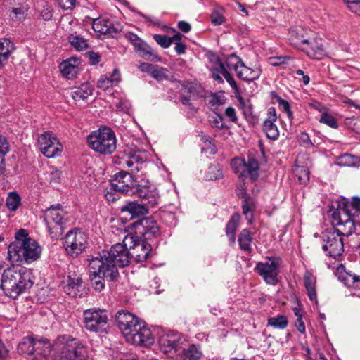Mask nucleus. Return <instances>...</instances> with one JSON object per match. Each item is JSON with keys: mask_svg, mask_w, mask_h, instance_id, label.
<instances>
[{"mask_svg": "<svg viewBox=\"0 0 360 360\" xmlns=\"http://www.w3.org/2000/svg\"><path fill=\"white\" fill-rule=\"evenodd\" d=\"M63 287L65 292L72 297H82L86 294V288L82 277L75 272H70L68 276Z\"/></svg>", "mask_w": 360, "mask_h": 360, "instance_id": "nucleus-20", "label": "nucleus"}, {"mask_svg": "<svg viewBox=\"0 0 360 360\" xmlns=\"http://www.w3.org/2000/svg\"><path fill=\"white\" fill-rule=\"evenodd\" d=\"M134 241V236H127L123 240L122 243H118L113 245L110 251L105 253L112 263L116 265V267L117 266L124 267L131 262L129 248L128 249L127 246Z\"/></svg>", "mask_w": 360, "mask_h": 360, "instance_id": "nucleus-13", "label": "nucleus"}, {"mask_svg": "<svg viewBox=\"0 0 360 360\" xmlns=\"http://www.w3.org/2000/svg\"><path fill=\"white\" fill-rule=\"evenodd\" d=\"M262 71L259 68H250L241 63L237 72V76L243 80L252 82L257 79L261 75Z\"/></svg>", "mask_w": 360, "mask_h": 360, "instance_id": "nucleus-31", "label": "nucleus"}, {"mask_svg": "<svg viewBox=\"0 0 360 360\" xmlns=\"http://www.w3.org/2000/svg\"><path fill=\"white\" fill-rule=\"evenodd\" d=\"M243 214L245 216V219L251 224L253 219L252 211L255 208V205L252 202H249L248 198L245 197L243 200Z\"/></svg>", "mask_w": 360, "mask_h": 360, "instance_id": "nucleus-49", "label": "nucleus"}, {"mask_svg": "<svg viewBox=\"0 0 360 360\" xmlns=\"http://www.w3.org/2000/svg\"><path fill=\"white\" fill-rule=\"evenodd\" d=\"M226 117L232 122H236L238 117L236 110L233 107H228L225 110Z\"/></svg>", "mask_w": 360, "mask_h": 360, "instance_id": "nucleus-62", "label": "nucleus"}, {"mask_svg": "<svg viewBox=\"0 0 360 360\" xmlns=\"http://www.w3.org/2000/svg\"><path fill=\"white\" fill-rule=\"evenodd\" d=\"M309 34V32L302 27L292 28L289 31L288 40L292 46L300 50Z\"/></svg>", "mask_w": 360, "mask_h": 360, "instance_id": "nucleus-28", "label": "nucleus"}, {"mask_svg": "<svg viewBox=\"0 0 360 360\" xmlns=\"http://www.w3.org/2000/svg\"><path fill=\"white\" fill-rule=\"evenodd\" d=\"M319 122L333 129H337L338 127V124L334 117L326 112H323L321 115Z\"/></svg>", "mask_w": 360, "mask_h": 360, "instance_id": "nucleus-53", "label": "nucleus"}, {"mask_svg": "<svg viewBox=\"0 0 360 360\" xmlns=\"http://www.w3.org/2000/svg\"><path fill=\"white\" fill-rule=\"evenodd\" d=\"M138 55L147 60L153 62H158L161 60V58L157 54V53L148 44H145L144 46H142L141 49L137 52Z\"/></svg>", "mask_w": 360, "mask_h": 360, "instance_id": "nucleus-39", "label": "nucleus"}, {"mask_svg": "<svg viewBox=\"0 0 360 360\" xmlns=\"http://www.w3.org/2000/svg\"><path fill=\"white\" fill-rule=\"evenodd\" d=\"M135 195L141 199V204L149 208L155 207L159 202V194L157 189H150L146 186H140L139 191L136 193Z\"/></svg>", "mask_w": 360, "mask_h": 360, "instance_id": "nucleus-24", "label": "nucleus"}, {"mask_svg": "<svg viewBox=\"0 0 360 360\" xmlns=\"http://www.w3.org/2000/svg\"><path fill=\"white\" fill-rule=\"evenodd\" d=\"M136 160H139V155H131L127 158H122L119 164L121 165L123 168H127L129 170L133 166L134 161Z\"/></svg>", "mask_w": 360, "mask_h": 360, "instance_id": "nucleus-58", "label": "nucleus"}, {"mask_svg": "<svg viewBox=\"0 0 360 360\" xmlns=\"http://www.w3.org/2000/svg\"><path fill=\"white\" fill-rule=\"evenodd\" d=\"M336 227V230L333 231H327L322 233L321 238L323 240L322 249L327 252V255L331 257L336 258L342 255L344 252V242L342 236H349L339 231L340 225L332 224Z\"/></svg>", "mask_w": 360, "mask_h": 360, "instance_id": "nucleus-9", "label": "nucleus"}, {"mask_svg": "<svg viewBox=\"0 0 360 360\" xmlns=\"http://www.w3.org/2000/svg\"><path fill=\"white\" fill-rule=\"evenodd\" d=\"M243 62L241 58L234 53L230 54L226 58L225 63H224L225 68L227 69H233L237 73L240 68V65Z\"/></svg>", "mask_w": 360, "mask_h": 360, "instance_id": "nucleus-47", "label": "nucleus"}, {"mask_svg": "<svg viewBox=\"0 0 360 360\" xmlns=\"http://www.w3.org/2000/svg\"><path fill=\"white\" fill-rule=\"evenodd\" d=\"M138 55L147 60L153 62H158L161 60V58L157 54V53L148 44H145L144 46H142L141 49L137 52Z\"/></svg>", "mask_w": 360, "mask_h": 360, "instance_id": "nucleus-40", "label": "nucleus"}, {"mask_svg": "<svg viewBox=\"0 0 360 360\" xmlns=\"http://www.w3.org/2000/svg\"><path fill=\"white\" fill-rule=\"evenodd\" d=\"M277 115L274 108H270L268 110L267 117L264 120L262 129L266 137L271 140H276L279 136V131L275 122Z\"/></svg>", "mask_w": 360, "mask_h": 360, "instance_id": "nucleus-26", "label": "nucleus"}, {"mask_svg": "<svg viewBox=\"0 0 360 360\" xmlns=\"http://www.w3.org/2000/svg\"><path fill=\"white\" fill-rule=\"evenodd\" d=\"M84 328L94 333H103L106 330L108 316L105 310L100 309H89L84 311Z\"/></svg>", "mask_w": 360, "mask_h": 360, "instance_id": "nucleus-10", "label": "nucleus"}, {"mask_svg": "<svg viewBox=\"0 0 360 360\" xmlns=\"http://www.w3.org/2000/svg\"><path fill=\"white\" fill-rule=\"evenodd\" d=\"M332 224L340 225L339 231L352 235L360 226V198L354 197L343 207L329 210Z\"/></svg>", "mask_w": 360, "mask_h": 360, "instance_id": "nucleus-2", "label": "nucleus"}, {"mask_svg": "<svg viewBox=\"0 0 360 360\" xmlns=\"http://www.w3.org/2000/svg\"><path fill=\"white\" fill-rule=\"evenodd\" d=\"M93 88L89 84H82L75 86L70 91V96L75 101H84L93 94Z\"/></svg>", "mask_w": 360, "mask_h": 360, "instance_id": "nucleus-33", "label": "nucleus"}, {"mask_svg": "<svg viewBox=\"0 0 360 360\" xmlns=\"http://www.w3.org/2000/svg\"><path fill=\"white\" fill-rule=\"evenodd\" d=\"M32 284L30 274L25 269H7L2 274L0 288L6 296L16 298L25 290L31 288Z\"/></svg>", "mask_w": 360, "mask_h": 360, "instance_id": "nucleus-3", "label": "nucleus"}, {"mask_svg": "<svg viewBox=\"0 0 360 360\" xmlns=\"http://www.w3.org/2000/svg\"><path fill=\"white\" fill-rule=\"evenodd\" d=\"M211 22L214 25H220L224 22L223 15L217 10H214L210 15Z\"/></svg>", "mask_w": 360, "mask_h": 360, "instance_id": "nucleus-60", "label": "nucleus"}, {"mask_svg": "<svg viewBox=\"0 0 360 360\" xmlns=\"http://www.w3.org/2000/svg\"><path fill=\"white\" fill-rule=\"evenodd\" d=\"M153 39L163 48H168L172 44V39L167 35L155 34Z\"/></svg>", "mask_w": 360, "mask_h": 360, "instance_id": "nucleus-55", "label": "nucleus"}, {"mask_svg": "<svg viewBox=\"0 0 360 360\" xmlns=\"http://www.w3.org/2000/svg\"><path fill=\"white\" fill-rule=\"evenodd\" d=\"M134 224L136 233L142 236L145 241L157 238L160 233L158 222L151 217L142 218Z\"/></svg>", "mask_w": 360, "mask_h": 360, "instance_id": "nucleus-16", "label": "nucleus"}, {"mask_svg": "<svg viewBox=\"0 0 360 360\" xmlns=\"http://www.w3.org/2000/svg\"><path fill=\"white\" fill-rule=\"evenodd\" d=\"M120 31L121 26L120 24L114 25L112 22L110 21L108 30H107V32L105 34V35H108L111 37H116Z\"/></svg>", "mask_w": 360, "mask_h": 360, "instance_id": "nucleus-59", "label": "nucleus"}, {"mask_svg": "<svg viewBox=\"0 0 360 360\" xmlns=\"http://www.w3.org/2000/svg\"><path fill=\"white\" fill-rule=\"evenodd\" d=\"M167 72V70L166 68L154 65L150 75L158 81H163L168 79Z\"/></svg>", "mask_w": 360, "mask_h": 360, "instance_id": "nucleus-51", "label": "nucleus"}, {"mask_svg": "<svg viewBox=\"0 0 360 360\" xmlns=\"http://www.w3.org/2000/svg\"><path fill=\"white\" fill-rule=\"evenodd\" d=\"M238 240L241 250L249 253L251 252V243L252 242V236L249 230L247 229H243L239 233Z\"/></svg>", "mask_w": 360, "mask_h": 360, "instance_id": "nucleus-37", "label": "nucleus"}, {"mask_svg": "<svg viewBox=\"0 0 360 360\" xmlns=\"http://www.w3.org/2000/svg\"><path fill=\"white\" fill-rule=\"evenodd\" d=\"M202 352L198 346L191 345L188 349H183V354H181L178 360H200Z\"/></svg>", "mask_w": 360, "mask_h": 360, "instance_id": "nucleus-36", "label": "nucleus"}, {"mask_svg": "<svg viewBox=\"0 0 360 360\" xmlns=\"http://www.w3.org/2000/svg\"><path fill=\"white\" fill-rule=\"evenodd\" d=\"M125 340L131 345L143 347L151 346L155 341L151 330L143 322Z\"/></svg>", "mask_w": 360, "mask_h": 360, "instance_id": "nucleus-17", "label": "nucleus"}, {"mask_svg": "<svg viewBox=\"0 0 360 360\" xmlns=\"http://www.w3.org/2000/svg\"><path fill=\"white\" fill-rule=\"evenodd\" d=\"M70 214L60 205H52L44 213V221L49 235L53 238H58L63 233Z\"/></svg>", "mask_w": 360, "mask_h": 360, "instance_id": "nucleus-6", "label": "nucleus"}, {"mask_svg": "<svg viewBox=\"0 0 360 360\" xmlns=\"http://www.w3.org/2000/svg\"><path fill=\"white\" fill-rule=\"evenodd\" d=\"M116 321L120 331L125 338L142 323L136 316L127 311L117 312Z\"/></svg>", "mask_w": 360, "mask_h": 360, "instance_id": "nucleus-19", "label": "nucleus"}, {"mask_svg": "<svg viewBox=\"0 0 360 360\" xmlns=\"http://www.w3.org/2000/svg\"><path fill=\"white\" fill-rule=\"evenodd\" d=\"M239 221V214L235 213L231 216L226 226V234L232 243H234L236 241V232L238 229Z\"/></svg>", "mask_w": 360, "mask_h": 360, "instance_id": "nucleus-35", "label": "nucleus"}, {"mask_svg": "<svg viewBox=\"0 0 360 360\" xmlns=\"http://www.w3.org/2000/svg\"><path fill=\"white\" fill-rule=\"evenodd\" d=\"M41 254V246L23 229L16 232L15 240L8 247V257L12 263L30 264L37 261Z\"/></svg>", "mask_w": 360, "mask_h": 360, "instance_id": "nucleus-1", "label": "nucleus"}, {"mask_svg": "<svg viewBox=\"0 0 360 360\" xmlns=\"http://www.w3.org/2000/svg\"><path fill=\"white\" fill-rule=\"evenodd\" d=\"M143 164V161L139 156V160H136L135 161H134L133 166L129 169V172L131 173L139 172L142 169Z\"/></svg>", "mask_w": 360, "mask_h": 360, "instance_id": "nucleus-64", "label": "nucleus"}, {"mask_svg": "<svg viewBox=\"0 0 360 360\" xmlns=\"http://www.w3.org/2000/svg\"><path fill=\"white\" fill-rule=\"evenodd\" d=\"M345 3L350 11L360 16V0L345 1Z\"/></svg>", "mask_w": 360, "mask_h": 360, "instance_id": "nucleus-57", "label": "nucleus"}, {"mask_svg": "<svg viewBox=\"0 0 360 360\" xmlns=\"http://www.w3.org/2000/svg\"><path fill=\"white\" fill-rule=\"evenodd\" d=\"M207 181H214L223 177L221 168L218 164L211 165L205 174Z\"/></svg>", "mask_w": 360, "mask_h": 360, "instance_id": "nucleus-45", "label": "nucleus"}, {"mask_svg": "<svg viewBox=\"0 0 360 360\" xmlns=\"http://www.w3.org/2000/svg\"><path fill=\"white\" fill-rule=\"evenodd\" d=\"M9 151V144L6 139L0 134V175L6 170L5 155Z\"/></svg>", "mask_w": 360, "mask_h": 360, "instance_id": "nucleus-41", "label": "nucleus"}, {"mask_svg": "<svg viewBox=\"0 0 360 360\" xmlns=\"http://www.w3.org/2000/svg\"><path fill=\"white\" fill-rule=\"evenodd\" d=\"M336 165L341 167H359L360 159L355 155L345 153L338 158Z\"/></svg>", "mask_w": 360, "mask_h": 360, "instance_id": "nucleus-38", "label": "nucleus"}, {"mask_svg": "<svg viewBox=\"0 0 360 360\" xmlns=\"http://www.w3.org/2000/svg\"><path fill=\"white\" fill-rule=\"evenodd\" d=\"M89 275L101 276L108 281H113L117 279L119 272L117 267L114 263H112L107 255H98L96 257H91L88 259Z\"/></svg>", "mask_w": 360, "mask_h": 360, "instance_id": "nucleus-7", "label": "nucleus"}, {"mask_svg": "<svg viewBox=\"0 0 360 360\" xmlns=\"http://www.w3.org/2000/svg\"><path fill=\"white\" fill-rule=\"evenodd\" d=\"M304 284L309 300L311 301L317 302V296L316 291V278L313 273L307 271L304 274Z\"/></svg>", "mask_w": 360, "mask_h": 360, "instance_id": "nucleus-32", "label": "nucleus"}, {"mask_svg": "<svg viewBox=\"0 0 360 360\" xmlns=\"http://www.w3.org/2000/svg\"><path fill=\"white\" fill-rule=\"evenodd\" d=\"M210 122L212 127L216 128L218 130L228 128V127L224 122L223 117L218 113H214L210 117Z\"/></svg>", "mask_w": 360, "mask_h": 360, "instance_id": "nucleus-52", "label": "nucleus"}, {"mask_svg": "<svg viewBox=\"0 0 360 360\" xmlns=\"http://www.w3.org/2000/svg\"><path fill=\"white\" fill-rule=\"evenodd\" d=\"M279 266L280 259L268 257V261L258 262L255 269L267 284L274 285L278 282Z\"/></svg>", "mask_w": 360, "mask_h": 360, "instance_id": "nucleus-15", "label": "nucleus"}, {"mask_svg": "<svg viewBox=\"0 0 360 360\" xmlns=\"http://www.w3.org/2000/svg\"><path fill=\"white\" fill-rule=\"evenodd\" d=\"M14 50L13 44L8 39H0V65L4 66Z\"/></svg>", "mask_w": 360, "mask_h": 360, "instance_id": "nucleus-34", "label": "nucleus"}, {"mask_svg": "<svg viewBox=\"0 0 360 360\" xmlns=\"http://www.w3.org/2000/svg\"><path fill=\"white\" fill-rule=\"evenodd\" d=\"M129 245L130 260L136 262L146 261L151 254L152 245L148 241L139 240L134 238V241Z\"/></svg>", "mask_w": 360, "mask_h": 360, "instance_id": "nucleus-21", "label": "nucleus"}, {"mask_svg": "<svg viewBox=\"0 0 360 360\" xmlns=\"http://www.w3.org/2000/svg\"><path fill=\"white\" fill-rule=\"evenodd\" d=\"M294 173L300 184H306L309 182V171L307 167L297 166L295 168Z\"/></svg>", "mask_w": 360, "mask_h": 360, "instance_id": "nucleus-50", "label": "nucleus"}, {"mask_svg": "<svg viewBox=\"0 0 360 360\" xmlns=\"http://www.w3.org/2000/svg\"><path fill=\"white\" fill-rule=\"evenodd\" d=\"M108 26H110V21L102 18L95 19L92 23L93 30L101 35H105L108 30Z\"/></svg>", "mask_w": 360, "mask_h": 360, "instance_id": "nucleus-46", "label": "nucleus"}, {"mask_svg": "<svg viewBox=\"0 0 360 360\" xmlns=\"http://www.w3.org/2000/svg\"><path fill=\"white\" fill-rule=\"evenodd\" d=\"M181 338L176 334H165L160 338V349L165 354L176 353L182 348Z\"/></svg>", "mask_w": 360, "mask_h": 360, "instance_id": "nucleus-23", "label": "nucleus"}, {"mask_svg": "<svg viewBox=\"0 0 360 360\" xmlns=\"http://www.w3.org/2000/svg\"><path fill=\"white\" fill-rule=\"evenodd\" d=\"M120 74L117 69H114L113 72L110 75H104L101 76L98 81V87L107 90L109 88L113 87L120 82Z\"/></svg>", "mask_w": 360, "mask_h": 360, "instance_id": "nucleus-30", "label": "nucleus"}, {"mask_svg": "<svg viewBox=\"0 0 360 360\" xmlns=\"http://www.w3.org/2000/svg\"><path fill=\"white\" fill-rule=\"evenodd\" d=\"M21 202L20 195L15 192L9 193L6 199V207L10 211H15Z\"/></svg>", "mask_w": 360, "mask_h": 360, "instance_id": "nucleus-48", "label": "nucleus"}, {"mask_svg": "<svg viewBox=\"0 0 360 360\" xmlns=\"http://www.w3.org/2000/svg\"><path fill=\"white\" fill-rule=\"evenodd\" d=\"M38 146L42 154L49 158L59 156L63 149L58 139L51 131H46L39 136Z\"/></svg>", "mask_w": 360, "mask_h": 360, "instance_id": "nucleus-14", "label": "nucleus"}, {"mask_svg": "<svg viewBox=\"0 0 360 360\" xmlns=\"http://www.w3.org/2000/svg\"><path fill=\"white\" fill-rule=\"evenodd\" d=\"M87 142L92 150L101 155H110L117 148L115 134L107 127L91 132L87 136Z\"/></svg>", "mask_w": 360, "mask_h": 360, "instance_id": "nucleus-5", "label": "nucleus"}, {"mask_svg": "<svg viewBox=\"0 0 360 360\" xmlns=\"http://www.w3.org/2000/svg\"><path fill=\"white\" fill-rule=\"evenodd\" d=\"M217 65L216 67L211 68L210 70L212 72V77L218 83L222 84L224 80L221 75L224 76V72H227L228 70L225 68L224 63L220 60L219 58L217 59Z\"/></svg>", "mask_w": 360, "mask_h": 360, "instance_id": "nucleus-42", "label": "nucleus"}, {"mask_svg": "<svg viewBox=\"0 0 360 360\" xmlns=\"http://www.w3.org/2000/svg\"><path fill=\"white\" fill-rule=\"evenodd\" d=\"M79 59L71 58L62 62L60 65V69L62 75L68 79H74L78 73Z\"/></svg>", "mask_w": 360, "mask_h": 360, "instance_id": "nucleus-29", "label": "nucleus"}, {"mask_svg": "<svg viewBox=\"0 0 360 360\" xmlns=\"http://www.w3.org/2000/svg\"><path fill=\"white\" fill-rule=\"evenodd\" d=\"M300 50L309 58L317 60L321 59L326 53L323 39L315 34H309Z\"/></svg>", "mask_w": 360, "mask_h": 360, "instance_id": "nucleus-18", "label": "nucleus"}, {"mask_svg": "<svg viewBox=\"0 0 360 360\" xmlns=\"http://www.w3.org/2000/svg\"><path fill=\"white\" fill-rule=\"evenodd\" d=\"M68 40L70 44L77 51H83L88 48L87 41L82 37L77 34H70L68 37Z\"/></svg>", "mask_w": 360, "mask_h": 360, "instance_id": "nucleus-43", "label": "nucleus"}, {"mask_svg": "<svg viewBox=\"0 0 360 360\" xmlns=\"http://www.w3.org/2000/svg\"><path fill=\"white\" fill-rule=\"evenodd\" d=\"M51 352L56 360H84L88 356L84 345L70 335L59 336L54 341Z\"/></svg>", "mask_w": 360, "mask_h": 360, "instance_id": "nucleus-4", "label": "nucleus"}, {"mask_svg": "<svg viewBox=\"0 0 360 360\" xmlns=\"http://www.w3.org/2000/svg\"><path fill=\"white\" fill-rule=\"evenodd\" d=\"M87 244L88 237L80 229L69 231L63 242L66 252L73 257L82 254L86 249Z\"/></svg>", "mask_w": 360, "mask_h": 360, "instance_id": "nucleus-11", "label": "nucleus"}, {"mask_svg": "<svg viewBox=\"0 0 360 360\" xmlns=\"http://www.w3.org/2000/svg\"><path fill=\"white\" fill-rule=\"evenodd\" d=\"M58 5L65 10L72 9L75 6L76 0H56Z\"/></svg>", "mask_w": 360, "mask_h": 360, "instance_id": "nucleus-61", "label": "nucleus"}, {"mask_svg": "<svg viewBox=\"0 0 360 360\" xmlns=\"http://www.w3.org/2000/svg\"><path fill=\"white\" fill-rule=\"evenodd\" d=\"M267 324L274 328L283 330L287 327L288 321L285 316L278 315L276 317L269 318Z\"/></svg>", "mask_w": 360, "mask_h": 360, "instance_id": "nucleus-44", "label": "nucleus"}, {"mask_svg": "<svg viewBox=\"0 0 360 360\" xmlns=\"http://www.w3.org/2000/svg\"><path fill=\"white\" fill-rule=\"evenodd\" d=\"M338 278L345 286L356 290H360V275L350 271H347L345 267L340 265L335 271Z\"/></svg>", "mask_w": 360, "mask_h": 360, "instance_id": "nucleus-22", "label": "nucleus"}, {"mask_svg": "<svg viewBox=\"0 0 360 360\" xmlns=\"http://www.w3.org/2000/svg\"><path fill=\"white\" fill-rule=\"evenodd\" d=\"M255 155L257 153L253 151L249 152L246 160L233 158L231 165L235 173L240 176H249L252 181H256L259 177V164Z\"/></svg>", "mask_w": 360, "mask_h": 360, "instance_id": "nucleus-8", "label": "nucleus"}, {"mask_svg": "<svg viewBox=\"0 0 360 360\" xmlns=\"http://www.w3.org/2000/svg\"><path fill=\"white\" fill-rule=\"evenodd\" d=\"M91 281L93 288L95 290L101 292L105 288V281L101 276H96L95 275H90Z\"/></svg>", "mask_w": 360, "mask_h": 360, "instance_id": "nucleus-54", "label": "nucleus"}, {"mask_svg": "<svg viewBox=\"0 0 360 360\" xmlns=\"http://www.w3.org/2000/svg\"><path fill=\"white\" fill-rule=\"evenodd\" d=\"M41 342L32 337H24L18 345V352L20 355L34 359V353L37 351Z\"/></svg>", "mask_w": 360, "mask_h": 360, "instance_id": "nucleus-27", "label": "nucleus"}, {"mask_svg": "<svg viewBox=\"0 0 360 360\" xmlns=\"http://www.w3.org/2000/svg\"><path fill=\"white\" fill-rule=\"evenodd\" d=\"M120 211L125 219H134L146 214L148 209L143 204L136 201H130L122 206Z\"/></svg>", "mask_w": 360, "mask_h": 360, "instance_id": "nucleus-25", "label": "nucleus"}, {"mask_svg": "<svg viewBox=\"0 0 360 360\" xmlns=\"http://www.w3.org/2000/svg\"><path fill=\"white\" fill-rule=\"evenodd\" d=\"M276 98H277V101H278L279 105L282 108L283 110L285 112H286L288 117L290 120H292V112L290 110V106L289 103L287 101L281 98L279 96H277Z\"/></svg>", "mask_w": 360, "mask_h": 360, "instance_id": "nucleus-56", "label": "nucleus"}, {"mask_svg": "<svg viewBox=\"0 0 360 360\" xmlns=\"http://www.w3.org/2000/svg\"><path fill=\"white\" fill-rule=\"evenodd\" d=\"M50 182L51 184H58L60 181L61 172L59 169H53L50 173Z\"/></svg>", "mask_w": 360, "mask_h": 360, "instance_id": "nucleus-63", "label": "nucleus"}, {"mask_svg": "<svg viewBox=\"0 0 360 360\" xmlns=\"http://www.w3.org/2000/svg\"><path fill=\"white\" fill-rule=\"evenodd\" d=\"M141 185L134 179L130 172L122 171L114 175L111 179V190L126 195H135Z\"/></svg>", "mask_w": 360, "mask_h": 360, "instance_id": "nucleus-12", "label": "nucleus"}]
</instances>
